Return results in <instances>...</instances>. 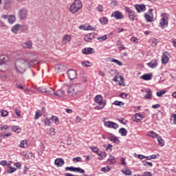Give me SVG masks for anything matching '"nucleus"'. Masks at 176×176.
<instances>
[{"instance_id": "1", "label": "nucleus", "mask_w": 176, "mask_h": 176, "mask_svg": "<svg viewBox=\"0 0 176 176\" xmlns=\"http://www.w3.org/2000/svg\"><path fill=\"white\" fill-rule=\"evenodd\" d=\"M34 63H35V60H32L28 62L24 58L17 59L15 62L16 70L19 74H23V72H25V68H31Z\"/></svg>"}, {"instance_id": "2", "label": "nucleus", "mask_w": 176, "mask_h": 176, "mask_svg": "<svg viewBox=\"0 0 176 176\" xmlns=\"http://www.w3.org/2000/svg\"><path fill=\"white\" fill-rule=\"evenodd\" d=\"M82 86L81 84H75L69 87L67 89V94L70 97L76 96L78 93L82 92Z\"/></svg>"}, {"instance_id": "3", "label": "nucleus", "mask_w": 176, "mask_h": 176, "mask_svg": "<svg viewBox=\"0 0 176 176\" xmlns=\"http://www.w3.org/2000/svg\"><path fill=\"white\" fill-rule=\"evenodd\" d=\"M82 8H83L82 1H80V0H74V3L70 6L69 12L72 13V14H75V13H78Z\"/></svg>"}, {"instance_id": "4", "label": "nucleus", "mask_w": 176, "mask_h": 176, "mask_svg": "<svg viewBox=\"0 0 176 176\" xmlns=\"http://www.w3.org/2000/svg\"><path fill=\"white\" fill-rule=\"evenodd\" d=\"M8 61H9V56L5 54L0 56V72L6 71V63Z\"/></svg>"}, {"instance_id": "5", "label": "nucleus", "mask_w": 176, "mask_h": 176, "mask_svg": "<svg viewBox=\"0 0 176 176\" xmlns=\"http://www.w3.org/2000/svg\"><path fill=\"white\" fill-rule=\"evenodd\" d=\"M102 100H103V98H102V96L101 95H96L95 96L94 101L95 102L99 104V106H97L96 107V109H98V110L102 109L104 107L107 105V102H104L102 101Z\"/></svg>"}, {"instance_id": "6", "label": "nucleus", "mask_w": 176, "mask_h": 176, "mask_svg": "<svg viewBox=\"0 0 176 176\" xmlns=\"http://www.w3.org/2000/svg\"><path fill=\"white\" fill-rule=\"evenodd\" d=\"M17 16L19 20H25V19H27L28 16V10L26 8L19 9Z\"/></svg>"}, {"instance_id": "7", "label": "nucleus", "mask_w": 176, "mask_h": 176, "mask_svg": "<svg viewBox=\"0 0 176 176\" xmlns=\"http://www.w3.org/2000/svg\"><path fill=\"white\" fill-rule=\"evenodd\" d=\"M104 126L108 129H114V130L119 129V125L112 121L104 122Z\"/></svg>"}, {"instance_id": "8", "label": "nucleus", "mask_w": 176, "mask_h": 176, "mask_svg": "<svg viewBox=\"0 0 176 176\" xmlns=\"http://www.w3.org/2000/svg\"><path fill=\"white\" fill-rule=\"evenodd\" d=\"M67 76L70 80H74V79H76L78 74H76V71L74 69H69L67 72Z\"/></svg>"}, {"instance_id": "9", "label": "nucleus", "mask_w": 176, "mask_h": 176, "mask_svg": "<svg viewBox=\"0 0 176 176\" xmlns=\"http://www.w3.org/2000/svg\"><path fill=\"white\" fill-rule=\"evenodd\" d=\"M153 9H150L148 12V13H145L144 14V19H146V21L148 23H151L153 21Z\"/></svg>"}, {"instance_id": "10", "label": "nucleus", "mask_w": 176, "mask_h": 176, "mask_svg": "<svg viewBox=\"0 0 176 176\" xmlns=\"http://www.w3.org/2000/svg\"><path fill=\"white\" fill-rule=\"evenodd\" d=\"M111 17H115L116 20H122L124 19V15L120 11H115L111 14Z\"/></svg>"}, {"instance_id": "11", "label": "nucleus", "mask_w": 176, "mask_h": 176, "mask_svg": "<svg viewBox=\"0 0 176 176\" xmlns=\"http://www.w3.org/2000/svg\"><path fill=\"white\" fill-rule=\"evenodd\" d=\"M12 0H3V10H9L12 8Z\"/></svg>"}, {"instance_id": "12", "label": "nucleus", "mask_w": 176, "mask_h": 176, "mask_svg": "<svg viewBox=\"0 0 176 176\" xmlns=\"http://www.w3.org/2000/svg\"><path fill=\"white\" fill-rule=\"evenodd\" d=\"M82 54L87 56L88 54H93L95 53L94 49L91 47H85L82 50Z\"/></svg>"}, {"instance_id": "13", "label": "nucleus", "mask_w": 176, "mask_h": 176, "mask_svg": "<svg viewBox=\"0 0 176 176\" xmlns=\"http://www.w3.org/2000/svg\"><path fill=\"white\" fill-rule=\"evenodd\" d=\"M135 8L138 13H141V12H145V10H146V7L144 4H136L135 6Z\"/></svg>"}, {"instance_id": "14", "label": "nucleus", "mask_w": 176, "mask_h": 176, "mask_svg": "<svg viewBox=\"0 0 176 176\" xmlns=\"http://www.w3.org/2000/svg\"><path fill=\"white\" fill-rule=\"evenodd\" d=\"M21 28H23V26L19 23H16L11 28V31L13 32V34H19V31H20Z\"/></svg>"}, {"instance_id": "15", "label": "nucleus", "mask_w": 176, "mask_h": 176, "mask_svg": "<svg viewBox=\"0 0 176 176\" xmlns=\"http://www.w3.org/2000/svg\"><path fill=\"white\" fill-rule=\"evenodd\" d=\"M134 116L135 119H133V122H135L136 123H140V122H142V120L144 119V116L141 115V113H136Z\"/></svg>"}, {"instance_id": "16", "label": "nucleus", "mask_w": 176, "mask_h": 176, "mask_svg": "<svg viewBox=\"0 0 176 176\" xmlns=\"http://www.w3.org/2000/svg\"><path fill=\"white\" fill-rule=\"evenodd\" d=\"M168 52H164L162 54V64H167L168 63V60L170 58H168Z\"/></svg>"}, {"instance_id": "17", "label": "nucleus", "mask_w": 176, "mask_h": 176, "mask_svg": "<svg viewBox=\"0 0 176 176\" xmlns=\"http://www.w3.org/2000/svg\"><path fill=\"white\" fill-rule=\"evenodd\" d=\"M108 140L113 142V144H119L120 142V140H119V138L116 137V135L111 134V136L108 138Z\"/></svg>"}, {"instance_id": "18", "label": "nucleus", "mask_w": 176, "mask_h": 176, "mask_svg": "<svg viewBox=\"0 0 176 176\" xmlns=\"http://www.w3.org/2000/svg\"><path fill=\"white\" fill-rule=\"evenodd\" d=\"M148 67L150 68H156L157 67V60L153 59L150 63H147Z\"/></svg>"}, {"instance_id": "19", "label": "nucleus", "mask_w": 176, "mask_h": 176, "mask_svg": "<svg viewBox=\"0 0 176 176\" xmlns=\"http://www.w3.org/2000/svg\"><path fill=\"white\" fill-rule=\"evenodd\" d=\"M54 163L58 167H63V166H64L65 162L64 160L62 158H57L56 160H55Z\"/></svg>"}, {"instance_id": "20", "label": "nucleus", "mask_w": 176, "mask_h": 176, "mask_svg": "<svg viewBox=\"0 0 176 176\" xmlns=\"http://www.w3.org/2000/svg\"><path fill=\"white\" fill-rule=\"evenodd\" d=\"M71 36L69 34H66L63 36V39H62V43L63 45H65L67 43H68V42H71Z\"/></svg>"}, {"instance_id": "21", "label": "nucleus", "mask_w": 176, "mask_h": 176, "mask_svg": "<svg viewBox=\"0 0 176 176\" xmlns=\"http://www.w3.org/2000/svg\"><path fill=\"white\" fill-rule=\"evenodd\" d=\"M146 94L144 96L145 100H152V90L151 89L146 90Z\"/></svg>"}, {"instance_id": "22", "label": "nucleus", "mask_w": 176, "mask_h": 176, "mask_svg": "<svg viewBox=\"0 0 176 176\" xmlns=\"http://www.w3.org/2000/svg\"><path fill=\"white\" fill-rule=\"evenodd\" d=\"M22 47L24 49H31L32 47V42L30 41L22 43Z\"/></svg>"}, {"instance_id": "23", "label": "nucleus", "mask_w": 176, "mask_h": 176, "mask_svg": "<svg viewBox=\"0 0 176 176\" xmlns=\"http://www.w3.org/2000/svg\"><path fill=\"white\" fill-rule=\"evenodd\" d=\"M110 63H115V64H116L117 65H119L120 67H122V65H123V63H122V61L113 58H109Z\"/></svg>"}, {"instance_id": "24", "label": "nucleus", "mask_w": 176, "mask_h": 176, "mask_svg": "<svg viewBox=\"0 0 176 176\" xmlns=\"http://www.w3.org/2000/svg\"><path fill=\"white\" fill-rule=\"evenodd\" d=\"M143 80H151L152 79V74H145L141 76Z\"/></svg>"}, {"instance_id": "25", "label": "nucleus", "mask_w": 176, "mask_h": 176, "mask_svg": "<svg viewBox=\"0 0 176 176\" xmlns=\"http://www.w3.org/2000/svg\"><path fill=\"white\" fill-rule=\"evenodd\" d=\"M19 146L20 148H28V141H27V140H21Z\"/></svg>"}, {"instance_id": "26", "label": "nucleus", "mask_w": 176, "mask_h": 176, "mask_svg": "<svg viewBox=\"0 0 176 176\" xmlns=\"http://www.w3.org/2000/svg\"><path fill=\"white\" fill-rule=\"evenodd\" d=\"M147 135H148V137H151V138H157V137L159 136V135H157V133H156L153 131H148L147 133Z\"/></svg>"}, {"instance_id": "27", "label": "nucleus", "mask_w": 176, "mask_h": 176, "mask_svg": "<svg viewBox=\"0 0 176 176\" xmlns=\"http://www.w3.org/2000/svg\"><path fill=\"white\" fill-rule=\"evenodd\" d=\"M8 21L9 24H14V23H16V16L9 15Z\"/></svg>"}, {"instance_id": "28", "label": "nucleus", "mask_w": 176, "mask_h": 176, "mask_svg": "<svg viewBox=\"0 0 176 176\" xmlns=\"http://www.w3.org/2000/svg\"><path fill=\"white\" fill-rule=\"evenodd\" d=\"M65 94V92L63 89H58L56 92H55L54 96H56L58 97H64V95Z\"/></svg>"}, {"instance_id": "29", "label": "nucleus", "mask_w": 176, "mask_h": 176, "mask_svg": "<svg viewBox=\"0 0 176 176\" xmlns=\"http://www.w3.org/2000/svg\"><path fill=\"white\" fill-rule=\"evenodd\" d=\"M99 21L100 24H103L104 25H105L106 24H108V19L105 16L100 17L99 19Z\"/></svg>"}, {"instance_id": "30", "label": "nucleus", "mask_w": 176, "mask_h": 176, "mask_svg": "<svg viewBox=\"0 0 176 176\" xmlns=\"http://www.w3.org/2000/svg\"><path fill=\"white\" fill-rule=\"evenodd\" d=\"M16 170H17L16 168L10 166V164H8V169L7 170V173L8 174H12V173H14V171H16Z\"/></svg>"}, {"instance_id": "31", "label": "nucleus", "mask_w": 176, "mask_h": 176, "mask_svg": "<svg viewBox=\"0 0 176 176\" xmlns=\"http://www.w3.org/2000/svg\"><path fill=\"white\" fill-rule=\"evenodd\" d=\"M47 94H50V96H54L56 94V91H54V89L52 87L47 88L46 91Z\"/></svg>"}, {"instance_id": "32", "label": "nucleus", "mask_w": 176, "mask_h": 176, "mask_svg": "<svg viewBox=\"0 0 176 176\" xmlns=\"http://www.w3.org/2000/svg\"><path fill=\"white\" fill-rule=\"evenodd\" d=\"M157 140L160 146H164V140H163V139L162 138V137H160V135H158V136L157 137Z\"/></svg>"}, {"instance_id": "33", "label": "nucleus", "mask_w": 176, "mask_h": 176, "mask_svg": "<svg viewBox=\"0 0 176 176\" xmlns=\"http://www.w3.org/2000/svg\"><path fill=\"white\" fill-rule=\"evenodd\" d=\"M119 133L121 134L122 137H126V135H127V131L124 128L120 129Z\"/></svg>"}, {"instance_id": "34", "label": "nucleus", "mask_w": 176, "mask_h": 176, "mask_svg": "<svg viewBox=\"0 0 176 176\" xmlns=\"http://www.w3.org/2000/svg\"><path fill=\"white\" fill-rule=\"evenodd\" d=\"M74 173H80V174H85V169H82L80 167H75L74 168Z\"/></svg>"}, {"instance_id": "35", "label": "nucleus", "mask_w": 176, "mask_h": 176, "mask_svg": "<svg viewBox=\"0 0 176 176\" xmlns=\"http://www.w3.org/2000/svg\"><path fill=\"white\" fill-rule=\"evenodd\" d=\"M129 18L130 20H132V21H134V20H135V12L132 11L130 14H129Z\"/></svg>"}, {"instance_id": "36", "label": "nucleus", "mask_w": 176, "mask_h": 176, "mask_svg": "<svg viewBox=\"0 0 176 176\" xmlns=\"http://www.w3.org/2000/svg\"><path fill=\"white\" fill-rule=\"evenodd\" d=\"M108 162H109L110 164H115V163H116V160H115V157L110 156L109 158L108 159Z\"/></svg>"}, {"instance_id": "37", "label": "nucleus", "mask_w": 176, "mask_h": 176, "mask_svg": "<svg viewBox=\"0 0 176 176\" xmlns=\"http://www.w3.org/2000/svg\"><path fill=\"white\" fill-rule=\"evenodd\" d=\"M167 24H168V22L167 21V19H164V18H162L161 20H160V25H161V27H163L164 25H167Z\"/></svg>"}, {"instance_id": "38", "label": "nucleus", "mask_w": 176, "mask_h": 176, "mask_svg": "<svg viewBox=\"0 0 176 176\" xmlns=\"http://www.w3.org/2000/svg\"><path fill=\"white\" fill-rule=\"evenodd\" d=\"M51 120H52V122H54L55 124H60V121H59L58 118H57V116H52L51 118Z\"/></svg>"}, {"instance_id": "39", "label": "nucleus", "mask_w": 176, "mask_h": 176, "mask_svg": "<svg viewBox=\"0 0 176 176\" xmlns=\"http://www.w3.org/2000/svg\"><path fill=\"white\" fill-rule=\"evenodd\" d=\"M100 171L102 173H109L111 171V168L109 166H107L106 167H103L100 169Z\"/></svg>"}, {"instance_id": "40", "label": "nucleus", "mask_w": 176, "mask_h": 176, "mask_svg": "<svg viewBox=\"0 0 176 176\" xmlns=\"http://www.w3.org/2000/svg\"><path fill=\"white\" fill-rule=\"evenodd\" d=\"M143 166L144 167H146L147 166H149V167H153V164L152 162H146V161H142Z\"/></svg>"}, {"instance_id": "41", "label": "nucleus", "mask_w": 176, "mask_h": 176, "mask_svg": "<svg viewBox=\"0 0 176 176\" xmlns=\"http://www.w3.org/2000/svg\"><path fill=\"white\" fill-rule=\"evenodd\" d=\"M81 64H82V67L87 68V67H90L89 64H91V63H90L89 60H86V61L82 62Z\"/></svg>"}, {"instance_id": "42", "label": "nucleus", "mask_w": 176, "mask_h": 176, "mask_svg": "<svg viewBox=\"0 0 176 176\" xmlns=\"http://www.w3.org/2000/svg\"><path fill=\"white\" fill-rule=\"evenodd\" d=\"M12 130L14 131V133H20L21 131V129L19 126H13Z\"/></svg>"}, {"instance_id": "43", "label": "nucleus", "mask_w": 176, "mask_h": 176, "mask_svg": "<svg viewBox=\"0 0 176 176\" xmlns=\"http://www.w3.org/2000/svg\"><path fill=\"white\" fill-rule=\"evenodd\" d=\"M122 173L125 175H131V171L129 169H122Z\"/></svg>"}, {"instance_id": "44", "label": "nucleus", "mask_w": 176, "mask_h": 176, "mask_svg": "<svg viewBox=\"0 0 176 176\" xmlns=\"http://www.w3.org/2000/svg\"><path fill=\"white\" fill-rule=\"evenodd\" d=\"M41 116H42V114H41V113H39V111L37 110V111H36V114H35V116H34V120H38V119H39V118H41Z\"/></svg>"}, {"instance_id": "45", "label": "nucleus", "mask_w": 176, "mask_h": 176, "mask_svg": "<svg viewBox=\"0 0 176 176\" xmlns=\"http://www.w3.org/2000/svg\"><path fill=\"white\" fill-rule=\"evenodd\" d=\"M113 105H117L118 107H120V105H124L123 102L116 100L113 102Z\"/></svg>"}, {"instance_id": "46", "label": "nucleus", "mask_w": 176, "mask_h": 176, "mask_svg": "<svg viewBox=\"0 0 176 176\" xmlns=\"http://www.w3.org/2000/svg\"><path fill=\"white\" fill-rule=\"evenodd\" d=\"M52 120V119H49V118H45L44 120V123L46 126H50V124H52V122L50 121Z\"/></svg>"}, {"instance_id": "47", "label": "nucleus", "mask_w": 176, "mask_h": 176, "mask_svg": "<svg viewBox=\"0 0 176 176\" xmlns=\"http://www.w3.org/2000/svg\"><path fill=\"white\" fill-rule=\"evenodd\" d=\"M65 171H73V173H75V167H74V166H67L65 168Z\"/></svg>"}, {"instance_id": "48", "label": "nucleus", "mask_w": 176, "mask_h": 176, "mask_svg": "<svg viewBox=\"0 0 176 176\" xmlns=\"http://www.w3.org/2000/svg\"><path fill=\"white\" fill-rule=\"evenodd\" d=\"M47 89V88L45 87H40L38 88V91H41V93H46Z\"/></svg>"}, {"instance_id": "49", "label": "nucleus", "mask_w": 176, "mask_h": 176, "mask_svg": "<svg viewBox=\"0 0 176 176\" xmlns=\"http://www.w3.org/2000/svg\"><path fill=\"white\" fill-rule=\"evenodd\" d=\"M157 43H159V41L157 39H153L151 42V46L153 47H155Z\"/></svg>"}, {"instance_id": "50", "label": "nucleus", "mask_w": 176, "mask_h": 176, "mask_svg": "<svg viewBox=\"0 0 176 176\" xmlns=\"http://www.w3.org/2000/svg\"><path fill=\"white\" fill-rule=\"evenodd\" d=\"M8 115H9V112H8V111L6 110L1 111V116L3 118H6V116H8Z\"/></svg>"}, {"instance_id": "51", "label": "nucleus", "mask_w": 176, "mask_h": 176, "mask_svg": "<svg viewBox=\"0 0 176 176\" xmlns=\"http://www.w3.org/2000/svg\"><path fill=\"white\" fill-rule=\"evenodd\" d=\"M107 35H104V36H102L98 38V41H100V42L107 41Z\"/></svg>"}, {"instance_id": "52", "label": "nucleus", "mask_w": 176, "mask_h": 176, "mask_svg": "<svg viewBox=\"0 0 176 176\" xmlns=\"http://www.w3.org/2000/svg\"><path fill=\"white\" fill-rule=\"evenodd\" d=\"M90 149H91V151H92V152H94V153H98V148H97L96 146H91Z\"/></svg>"}, {"instance_id": "53", "label": "nucleus", "mask_w": 176, "mask_h": 176, "mask_svg": "<svg viewBox=\"0 0 176 176\" xmlns=\"http://www.w3.org/2000/svg\"><path fill=\"white\" fill-rule=\"evenodd\" d=\"M91 37H90V34L89 35H87L85 38H84V41H85V42H90V41H91Z\"/></svg>"}, {"instance_id": "54", "label": "nucleus", "mask_w": 176, "mask_h": 176, "mask_svg": "<svg viewBox=\"0 0 176 176\" xmlns=\"http://www.w3.org/2000/svg\"><path fill=\"white\" fill-rule=\"evenodd\" d=\"M96 10H98V12H102L104 10V8L102 7V5H99L97 8Z\"/></svg>"}, {"instance_id": "55", "label": "nucleus", "mask_w": 176, "mask_h": 176, "mask_svg": "<svg viewBox=\"0 0 176 176\" xmlns=\"http://www.w3.org/2000/svg\"><path fill=\"white\" fill-rule=\"evenodd\" d=\"M73 162H82V157H74L73 158Z\"/></svg>"}, {"instance_id": "56", "label": "nucleus", "mask_w": 176, "mask_h": 176, "mask_svg": "<svg viewBox=\"0 0 176 176\" xmlns=\"http://www.w3.org/2000/svg\"><path fill=\"white\" fill-rule=\"evenodd\" d=\"M54 128H51L50 129V135H55V134H56V132L54 131Z\"/></svg>"}, {"instance_id": "57", "label": "nucleus", "mask_w": 176, "mask_h": 176, "mask_svg": "<svg viewBox=\"0 0 176 176\" xmlns=\"http://www.w3.org/2000/svg\"><path fill=\"white\" fill-rule=\"evenodd\" d=\"M124 10L128 13V14H131L133 12V10L129 7H125Z\"/></svg>"}, {"instance_id": "58", "label": "nucleus", "mask_w": 176, "mask_h": 176, "mask_svg": "<svg viewBox=\"0 0 176 176\" xmlns=\"http://www.w3.org/2000/svg\"><path fill=\"white\" fill-rule=\"evenodd\" d=\"M113 146H112V144H109L108 145H107V148H106V151H112V147H113Z\"/></svg>"}, {"instance_id": "59", "label": "nucleus", "mask_w": 176, "mask_h": 176, "mask_svg": "<svg viewBox=\"0 0 176 176\" xmlns=\"http://www.w3.org/2000/svg\"><path fill=\"white\" fill-rule=\"evenodd\" d=\"M8 129H9V126H8V125H3L0 126V130H8Z\"/></svg>"}, {"instance_id": "60", "label": "nucleus", "mask_w": 176, "mask_h": 176, "mask_svg": "<svg viewBox=\"0 0 176 176\" xmlns=\"http://www.w3.org/2000/svg\"><path fill=\"white\" fill-rule=\"evenodd\" d=\"M152 173L151 172H144L142 175V176H152Z\"/></svg>"}, {"instance_id": "61", "label": "nucleus", "mask_w": 176, "mask_h": 176, "mask_svg": "<svg viewBox=\"0 0 176 176\" xmlns=\"http://www.w3.org/2000/svg\"><path fill=\"white\" fill-rule=\"evenodd\" d=\"M0 27H2V28H6L7 26L3 21H0Z\"/></svg>"}, {"instance_id": "62", "label": "nucleus", "mask_w": 176, "mask_h": 176, "mask_svg": "<svg viewBox=\"0 0 176 176\" xmlns=\"http://www.w3.org/2000/svg\"><path fill=\"white\" fill-rule=\"evenodd\" d=\"M120 163L122 164V166H126V160H124V158H121Z\"/></svg>"}, {"instance_id": "63", "label": "nucleus", "mask_w": 176, "mask_h": 176, "mask_svg": "<svg viewBox=\"0 0 176 176\" xmlns=\"http://www.w3.org/2000/svg\"><path fill=\"white\" fill-rule=\"evenodd\" d=\"M152 108H153V109H157V108H160V104H153V105L152 106Z\"/></svg>"}, {"instance_id": "64", "label": "nucleus", "mask_w": 176, "mask_h": 176, "mask_svg": "<svg viewBox=\"0 0 176 176\" xmlns=\"http://www.w3.org/2000/svg\"><path fill=\"white\" fill-rule=\"evenodd\" d=\"M8 162H6V160H2L1 162H0V164L1 165V166H6V164H7Z\"/></svg>"}]
</instances>
